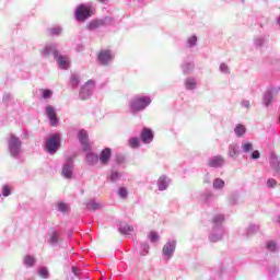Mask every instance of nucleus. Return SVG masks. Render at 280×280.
I'll use <instances>...</instances> for the list:
<instances>
[{"instance_id": "obj_6", "label": "nucleus", "mask_w": 280, "mask_h": 280, "mask_svg": "<svg viewBox=\"0 0 280 280\" xmlns=\"http://www.w3.org/2000/svg\"><path fill=\"white\" fill-rule=\"evenodd\" d=\"M10 152L13 156L19 154V150H21V140L16 138V136L11 135V141L9 143Z\"/></svg>"}, {"instance_id": "obj_38", "label": "nucleus", "mask_w": 280, "mask_h": 280, "mask_svg": "<svg viewBox=\"0 0 280 280\" xmlns=\"http://www.w3.org/2000/svg\"><path fill=\"white\" fill-rule=\"evenodd\" d=\"M270 102H272V94H268V95L265 97V104H266V106H269V105H270Z\"/></svg>"}, {"instance_id": "obj_44", "label": "nucleus", "mask_w": 280, "mask_h": 280, "mask_svg": "<svg viewBox=\"0 0 280 280\" xmlns=\"http://www.w3.org/2000/svg\"><path fill=\"white\" fill-rule=\"evenodd\" d=\"M221 69H224V65H221Z\"/></svg>"}, {"instance_id": "obj_36", "label": "nucleus", "mask_w": 280, "mask_h": 280, "mask_svg": "<svg viewBox=\"0 0 280 280\" xmlns=\"http://www.w3.org/2000/svg\"><path fill=\"white\" fill-rule=\"evenodd\" d=\"M10 187L9 186H4L2 189V196L8 197L10 196Z\"/></svg>"}, {"instance_id": "obj_42", "label": "nucleus", "mask_w": 280, "mask_h": 280, "mask_svg": "<svg viewBox=\"0 0 280 280\" xmlns=\"http://www.w3.org/2000/svg\"><path fill=\"white\" fill-rule=\"evenodd\" d=\"M243 106H245V108H248V107L250 106V103L244 102V103H243Z\"/></svg>"}, {"instance_id": "obj_12", "label": "nucleus", "mask_w": 280, "mask_h": 280, "mask_svg": "<svg viewBox=\"0 0 280 280\" xmlns=\"http://www.w3.org/2000/svg\"><path fill=\"white\" fill-rule=\"evenodd\" d=\"M61 174L65 178H71L73 176V162L65 164Z\"/></svg>"}, {"instance_id": "obj_28", "label": "nucleus", "mask_w": 280, "mask_h": 280, "mask_svg": "<svg viewBox=\"0 0 280 280\" xmlns=\"http://www.w3.org/2000/svg\"><path fill=\"white\" fill-rule=\"evenodd\" d=\"M149 240L150 242H159V233H156L155 231H151L149 233Z\"/></svg>"}, {"instance_id": "obj_17", "label": "nucleus", "mask_w": 280, "mask_h": 280, "mask_svg": "<svg viewBox=\"0 0 280 280\" xmlns=\"http://www.w3.org/2000/svg\"><path fill=\"white\" fill-rule=\"evenodd\" d=\"M102 25H104V21L93 20L88 24V30H97V27H102Z\"/></svg>"}, {"instance_id": "obj_9", "label": "nucleus", "mask_w": 280, "mask_h": 280, "mask_svg": "<svg viewBox=\"0 0 280 280\" xmlns=\"http://www.w3.org/2000/svg\"><path fill=\"white\" fill-rule=\"evenodd\" d=\"M78 137L84 152H88V150H91V145L89 144V132H86V130H80L78 133Z\"/></svg>"}, {"instance_id": "obj_20", "label": "nucleus", "mask_w": 280, "mask_h": 280, "mask_svg": "<svg viewBox=\"0 0 280 280\" xmlns=\"http://www.w3.org/2000/svg\"><path fill=\"white\" fill-rule=\"evenodd\" d=\"M120 233L122 235H130L132 231H135V228L132 225H125L119 229Z\"/></svg>"}, {"instance_id": "obj_1", "label": "nucleus", "mask_w": 280, "mask_h": 280, "mask_svg": "<svg viewBox=\"0 0 280 280\" xmlns=\"http://www.w3.org/2000/svg\"><path fill=\"white\" fill-rule=\"evenodd\" d=\"M93 14H95V9L91 7V4H80L77 7L74 13L77 21L81 22L86 21V19L93 16Z\"/></svg>"}, {"instance_id": "obj_3", "label": "nucleus", "mask_w": 280, "mask_h": 280, "mask_svg": "<svg viewBox=\"0 0 280 280\" xmlns=\"http://www.w3.org/2000/svg\"><path fill=\"white\" fill-rule=\"evenodd\" d=\"M152 104V100L149 96L138 97L131 101L130 108L132 113H139V110H144Z\"/></svg>"}, {"instance_id": "obj_33", "label": "nucleus", "mask_w": 280, "mask_h": 280, "mask_svg": "<svg viewBox=\"0 0 280 280\" xmlns=\"http://www.w3.org/2000/svg\"><path fill=\"white\" fill-rule=\"evenodd\" d=\"M39 276H42L43 279H47V277H49V271H47L46 268H42L39 269Z\"/></svg>"}, {"instance_id": "obj_21", "label": "nucleus", "mask_w": 280, "mask_h": 280, "mask_svg": "<svg viewBox=\"0 0 280 280\" xmlns=\"http://www.w3.org/2000/svg\"><path fill=\"white\" fill-rule=\"evenodd\" d=\"M24 264H25V266H28V268H32V266H34V264H36V258H34V256H25Z\"/></svg>"}, {"instance_id": "obj_26", "label": "nucleus", "mask_w": 280, "mask_h": 280, "mask_svg": "<svg viewBox=\"0 0 280 280\" xmlns=\"http://www.w3.org/2000/svg\"><path fill=\"white\" fill-rule=\"evenodd\" d=\"M40 93L44 100H49V97L54 95V92L51 90H40Z\"/></svg>"}, {"instance_id": "obj_35", "label": "nucleus", "mask_w": 280, "mask_h": 280, "mask_svg": "<svg viewBox=\"0 0 280 280\" xmlns=\"http://www.w3.org/2000/svg\"><path fill=\"white\" fill-rule=\"evenodd\" d=\"M197 40H198V37L191 36V37L188 39V43H189L190 47H194V45H196Z\"/></svg>"}, {"instance_id": "obj_41", "label": "nucleus", "mask_w": 280, "mask_h": 280, "mask_svg": "<svg viewBox=\"0 0 280 280\" xmlns=\"http://www.w3.org/2000/svg\"><path fill=\"white\" fill-rule=\"evenodd\" d=\"M92 209H100V203H92Z\"/></svg>"}, {"instance_id": "obj_14", "label": "nucleus", "mask_w": 280, "mask_h": 280, "mask_svg": "<svg viewBox=\"0 0 280 280\" xmlns=\"http://www.w3.org/2000/svg\"><path fill=\"white\" fill-rule=\"evenodd\" d=\"M95 86V81L93 80H89L86 83H85V86L81 89L80 91V97L81 100H86L89 97V95H91V93H86V86Z\"/></svg>"}, {"instance_id": "obj_43", "label": "nucleus", "mask_w": 280, "mask_h": 280, "mask_svg": "<svg viewBox=\"0 0 280 280\" xmlns=\"http://www.w3.org/2000/svg\"><path fill=\"white\" fill-rule=\"evenodd\" d=\"M219 220H221V221L224 220V217L220 215V217H219Z\"/></svg>"}, {"instance_id": "obj_40", "label": "nucleus", "mask_w": 280, "mask_h": 280, "mask_svg": "<svg viewBox=\"0 0 280 280\" xmlns=\"http://www.w3.org/2000/svg\"><path fill=\"white\" fill-rule=\"evenodd\" d=\"M72 272L75 277H80V269L72 267Z\"/></svg>"}, {"instance_id": "obj_8", "label": "nucleus", "mask_w": 280, "mask_h": 280, "mask_svg": "<svg viewBox=\"0 0 280 280\" xmlns=\"http://www.w3.org/2000/svg\"><path fill=\"white\" fill-rule=\"evenodd\" d=\"M46 115L50 119V126H58V114L56 113V108L49 105L46 107Z\"/></svg>"}, {"instance_id": "obj_25", "label": "nucleus", "mask_w": 280, "mask_h": 280, "mask_svg": "<svg viewBox=\"0 0 280 280\" xmlns=\"http://www.w3.org/2000/svg\"><path fill=\"white\" fill-rule=\"evenodd\" d=\"M57 207H58L59 211H61V213H68V211H69V206L65 202L57 203Z\"/></svg>"}, {"instance_id": "obj_5", "label": "nucleus", "mask_w": 280, "mask_h": 280, "mask_svg": "<svg viewBox=\"0 0 280 280\" xmlns=\"http://www.w3.org/2000/svg\"><path fill=\"white\" fill-rule=\"evenodd\" d=\"M97 60L100 65H108L113 60V52L110 50H101L97 54Z\"/></svg>"}, {"instance_id": "obj_13", "label": "nucleus", "mask_w": 280, "mask_h": 280, "mask_svg": "<svg viewBox=\"0 0 280 280\" xmlns=\"http://www.w3.org/2000/svg\"><path fill=\"white\" fill-rule=\"evenodd\" d=\"M208 165L209 167H222V165H224V159H222L220 155H217L209 161Z\"/></svg>"}, {"instance_id": "obj_16", "label": "nucleus", "mask_w": 280, "mask_h": 280, "mask_svg": "<svg viewBox=\"0 0 280 280\" xmlns=\"http://www.w3.org/2000/svg\"><path fill=\"white\" fill-rule=\"evenodd\" d=\"M158 185H159L160 191H165V189H167V185H170V183L167 182V177L161 176L159 178Z\"/></svg>"}, {"instance_id": "obj_18", "label": "nucleus", "mask_w": 280, "mask_h": 280, "mask_svg": "<svg viewBox=\"0 0 280 280\" xmlns=\"http://www.w3.org/2000/svg\"><path fill=\"white\" fill-rule=\"evenodd\" d=\"M234 132L237 137H244L246 135V127L244 125H237Z\"/></svg>"}, {"instance_id": "obj_34", "label": "nucleus", "mask_w": 280, "mask_h": 280, "mask_svg": "<svg viewBox=\"0 0 280 280\" xmlns=\"http://www.w3.org/2000/svg\"><path fill=\"white\" fill-rule=\"evenodd\" d=\"M57 242H58V232H54L50 236V243L57 244Z\"/></svg>"}, {"instance_id": "obj_45", "label": "nucleus", "mask_w": 280, "mask_h": 280, "mask_svg": "<svg viewBox=\"0 0 280 280\" xmlns=\"http://www.w3.org/2000/svg\"><path fill=\"white\" fill-rule=\"evenodd\" d=\"M214 222H218V219H214Z\"/></svg>"}, {"instance_id": "obj_10", "label": "nucleus", "mask_w": 280, "mask_h": 280, "mask_svg": "<svg viewBox=\"0 0 280 280\" xmlns=\"http://www.w3.org/2000/svg\"><path fill=\"white\" fill-rule=\"evenodd\" d=\"M110 156H113V150L110 148H105L100 156H98V161L101 162L102 165H108L109 161H110Z\"/></svg>"}, {"instance_id": "obj_4", "label": "nucleus", "mask_w": 280, "mask_h": 280, "mask_svg": "<svg viewBox=\"0 0 280 280\" xmlns=\"http://www.w3.org/2000/svg\"><path fill=\"white\" fill-rule=\"evenodd\" d=\"M60 148V133L51 136L46 142L47 152H56Z\"/></svg>"}, {"instance_id": "obj_27", "label": "nucleus", "mask_w": 280, "mask_h": 280, "mask_svg": "<svg viewBox=\"0 0 280 280\" xmlns=\"http://www.w3.org/2000/svg\"><path fill=\"white\" fill-rule=\"evenodd\" d=\"M129 145L130 148H139V138H130L129 139Z\"/></svg>"}, {"instance_id": "obj_39", "label": "nucleus", "mask_w": 280, "mask_h": 280, "mask_svg": "<svg viewBox=\"0 0 280 280\" xmlns=\"http://www.w3.org/2000/svg\"><path fill=\"white\" fill-rule=\"evenodd\" d=\"M261 155H260V153H259V151H253V153H252V159H259Z\"/></svg>"}, {"instance_id": "obj_23", "label": "nucleus", "mask_w": 280, "mask_h": 280, "mask_svg": "<svg viewBox=\"0 0 280 280\" xmlns=\"http://www.w3.org/2000/svg\"><path fill=\"white\" fill-rule=\"evenodd\" d=\"M225 183L221 178H215L213 182L214 189H223Z\"/></svg>"}, {"instance_id": "obj_22", "label": "nucleus", "mask_w": 280, "mask_h": 280, "mask_svg": "<svg viewBox=\"0 0 280 280\" xmlns=\"http://www.w3.org/2000/svg\"><path fill=\"white\" fill-rule=\"evenodd\" d=\"M186 89L188 91H194V89H196V80L195 79H186Z\"/></svg>"}, {"instance_id": "obj_30", "label": "nucleus", "mask_w": 280, "mask_h": 280, "mask_svg": "<svg viewBox=\"0 0 280 280\" xmlns=\"http://www.w3.org/2000/svg\"><path fill=\"white\" fill-rule=\"evenodd\" d=\"M80 84V80H78V75H72L70 79V86H78Z\"/></svg>"}, {"instance_id": "obj_31", "label": "nucleus", "mask_w": 280, "mask_h": 280, "mask_svg": "<svg viewBox=\"0 0 280 280\" xmlns=\"http://www.w3.org/2000/svg\"><path fill=\"white\" fill-rule=\"evenodd\" d=\"M267 187H269V188H275V187H277V180L275 179V178H269L268 180H267Z\"/></svg>"}, {"instance_id": "obj_2", "label": "nucleus", "mask_w": 280, "mask_h": 280, "mask_svg": "<svg viewBox=\"0 0 280 280\" xmlns=\"http://www.w3.org/2000/svg\"><path fill=\"white\" fill-rule=\"evenodd\" d=\"M52 52V56L55 58H57V62L60 67V69H69V60H67V58L62 55H58V50L57 49H54L51 48V46H47L45 49H44V56L45 58H47V56H49V54Z\"/></svg>"}, {"instance_id": "obj_19", "label": "nucleus", "mask_w": 280, "mask_h": 280, "mask_svg": "<svg viewBox=\"0 0 280 280\" xmlns=\"http://www.w3.org/2000/svg\"><path fill=\"white\" fill-rule=\"evenodd\" d=\"M86 161L89 162L90 165H95V163L100 161V158L94 153H89L86 155Z\"/></svg>"}, {"instance_id": "obj_7", "label": "nucleus", "mask_w": 280, "mask_h": 280, "mask_svg": "<svg viewBox=\"0 0 280 280\" xmlns=\"http://www.w3.org/2000/svg\"><path fill=\"white\" fill-rule=\"evenodd\" d=\"M174 250H176V242L171 241L163 246L162 253L164 257H167V259H172V255H174Z\"/></svg>"}, {"instance_id": "obj_29", "label": "nucleus", "mask_w": 280, "mask_h": 280, "mask_svg": "<svg viewBox=\"0 0 280 280\" xmlns=\"http://www.w3.org/2000/svg\"><path fill=\"white\" fill-rule=\"evenodd\" d=\"M60 32H62V30L60 27H54V28L49 30L50 36H58L60 34Z\"/></svg>"}, {"instance_id": "obj_11", "label": "nucleus", "mask_w": 280, "mask_h": 280, "mask_svg": "<svg viewBox=\"0 0 280 280\" xmlns=\"http://www.w3.org/2000/svg\"><path fill=\"white\" fill-rule=\"evenodd\" d=\"M140 137L143 143H152V140L154 139V132L150 128H144Z\"/></svg>"}, {"instance_id": "obj_32", "label": "nucleus", "mask_w": 280, "mask_h": 280, "mask_svg": "<svg viewBox=\"0 0 280 280\" xmlns=\"http://www.w3.org/2000/svg\"><path fill=\"white\" fill-rule=\"evenodd\" d=\"M120 198H128V190L125 187H121L118 191Z\"/></svg>"}, {"instance_id": "obj_24", "label": "nucleus", "mask_w": 280, "mask_h": 280, "mask_svg": "<svg viewBox=\"0 0 280 280\" xmlns=\"http://www.w3.org/2000/svg\"><path fill=\"white\" fill-rule=\"evenodd\" d=\"M242 150L245 153L253 152V142H245L242 144Z\"/></svg>"}, {"instance_id": "obj_15", "label": "nucleus", "mask_w": 280, "mask_h": 280, "mask_svg": "<svg viewBox=\"0 0 280 280\" xmlns=\"http://www.w3.org/2000/svg\"><path fill=\"white\" fill-rule=\"evenodd\" d=\"M240 147L237 144H230L229 147V156L235 159L240 154Z\"/></svg>"}, {"instance_id": "obj_37", "label": "nucleus", "mask_w": 280, "mask_h": 280, "mask_svg": "<svg viewBox=\"0 0 280 280\" xmlns=\"http://www.w3.org/2000/svg\"><path fill=\"white\" fill-rule=\"evenodd\" d=\"M267 248H268L269 250H277V244H275V242H269V243L267 244Z\"/></svg>"}]
</instances>
